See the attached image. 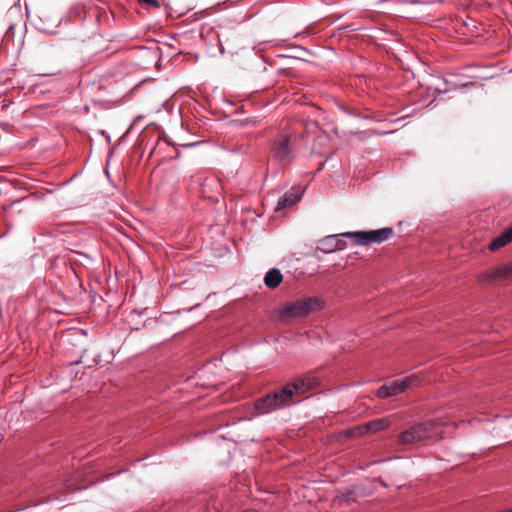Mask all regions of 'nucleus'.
I'll list each match as a JSON object with an SVG mask.
<instances>
[{"instance_id": "obj_1", "label": "nucleus", "mask_w": 512, "mask_h": 512, "mask_svg": "<svg viewBox=\"0 0 512 512\" xmlns=\"http://www.w3.org/2000/svg\"><path fill=\"white\" fill-rule=\"evenodd\" d=\"M437 425L431 421L423 422L403 431L398 438L402 445L414 444L430 438H438Z\"/></svg>"}, {"instance_id": "obj_2", "label": "nucleus", "mask_w": 512, "mask_h": 512, "mask_svg": "<svg viewBox=\"0 0 512 512\" xmlns=\"http://www.w3.org/2000/svg\"><path fill=\"white\" fill-rule=\"evenodd\" d=\"M322 301L316 297H307L288 302L281 310V317L283 319L293 317H303L313 311L322 308Z\"/></svg>"}, {"instance_id": "obj_3", "label": "nucleus", "mask_w": 512, "mask_h": 512, "mask_svg": "<svg viewBox=\"0 0 512 512\" xmlns=\"http://www.w3.org/2000/svg\"><path fill=\"white\" fill-rule=\"evenodd\" d=\"M342 235L353 239L357 245L364 246L370 243H382L388 240L393 235V229L390 227H384L370 231L345 232Z\"/></svg>"}, {"instance_id": "obj_4", "label": "nucleus", "mask_w": 512, "mask_h": 512, "mask_svg": "<svg viewBox=\"0 0 512 512\" xmlns=\"http://www.w3.org/2000/svg\"><path fill=\"white\" fill-rule=\"evenodd\" d=\"M295 137L281 135L272 143L273 158L281 164H289L294 159Z\"/></svg>"}, {"instance_id": "obj_5", "label": "nucleus", "mask_w": 512, "mask_h": 512, "mask_svg": "<svg viewBox=\"0 0 512 512\" xmlns=\"http://www.w3.org/2000/svg\"><path fill=\"white\" fill-rule=\"evenodd\" d=\"M288 404L289 402L287 398L282 394L281 389L258 399L255 402V409L261 414H267L274 410L283 408Z\"/></svg>"}, {"instance_id": "obj_6", "label": "nucleus", "mask_w": 512, "mask_h": 512, "mask_svg": "<svg viewBox=\"0 0 512 512\" xmlns=\"http://www.w3.org/2000/svg\"><path fill=\"white\" fill-rule=\"evenodd\" d=\"M416 381V376H407L384 384L377 390V397L387 398L390 396H396L411 387Z\"/></svg>"}, {"instance_id": "obj_7", "label": "nucleus", "mask_w": 512, "mask_h": 512, "mask_svg": "<svg viewBox=\"0 0 512 512\" xmlns=\"http://www.w3.org/2000/svg\"><path fill=\"white\" fill-rule=\"evenodd\" d=\"M390 425V420L386 417L384 418H378L373 421H370L362 426L356 427L354 429H351L348 434L349 436H357V435H364L369 432H378L381 430L386 429Z\"/></svg>"}, {"instance_id": "obj_8", "label": "nucleus", "mask_w": 512, "mask_h": 512, "mask_svg": "<svg viewBox=\"0 0 512 512\" xmlns=\"http://www.w3.org/2000/svg\"><path fill=\"white\" fill-rule=\"evenodd\" d=\"M313 386V382L311 379L300 378L297 379L294 383L288 384L282 388V394L287 398L290 403L292 397L294 395L304 394L307 390H309Z\"/></svg>"}, {"instance_id": "obj_9", "label": "nucleus", "mask_w": 512, "mask_h": 512, "mask_svg": "<svg viewBox=\"0 0 512 512\" xmlns=\"http://www.w3.org/2000/svg\"><path fill=\"white\" fill-rule=\"evenodd\" d=\"M342 234L343 233L324 237L319 241L318 249L326 254L335 252L337 250H343L346 244L342 240L344 237Z\"/></svg>"}, {"instance_id": "obj_10", "label": "nucleus", "mask_w": 512, "mask_h": 512, "mask_svg": "<svg viewBox=\"0 0 512 512\" xmlns=\"http://www.w3.org/2000/svg\"><path fill=\"white\" fill-rule=\"evenodd\" d=\"M303 192L301 186L292 187L279 199L276 210H282L296 204L301 199Z\"/></svg>"}, {"instance_id": "obj_11", "label": "nucleus", "mask_w": 512, "mask_h": 512, "mask_svg": "<svg viewBox=\"0 0 512 512\" xmlns=\"http://www.w3.org/2000/svg\"><path fill=\"white\" fill-rule=\"evenodd\" d=\"M512 277V261L508 264L489 270L482 275L481 281L503 280Z\"/></svg>"}, {"instance_id": "obj_12", "label": "nucleus", "mask_w": 512, "mask_h": 512, "mask_svg": "<svg viewBox=\"0 0 512 512\" xmlns=\"http://www.w3.org/2000/svg\"><path fill=\"white\" fill-rule=\"evenodd\" d=\"M282 280L283 275L281 274L280 270L276 268L270 269L264 277L265 285L271 289L278 287Z\"/></svg>"}, {"instance_id": "obj_13", "label": "nucleus", "mask_w": 512, "mask_h": 512, "mask_svg": "<svg viewBox=\"0 0 512 512\" xmlns=\"http://www.w3.org/2000/svg\"><path fill=\"white\" fill-rule=\"evenodd\" d=\"M512 241V227L497 236L489 245L491 251H495Z\"/></svg>"}, {"instance_id": "obj_14", "label": "nucleus", "mask_w": 512, "mask_h": 512, "mask_svg": "<svg viewBox=\"0 0 512 512\" xmlns=\"http://www.w3.org/2000/svg\"><path fill=\"white\" fill-rule=\"evenodd\" d=\"M509 511H510V512H512V509H511V510H509Z\"/></svg>"}]
</instances>
